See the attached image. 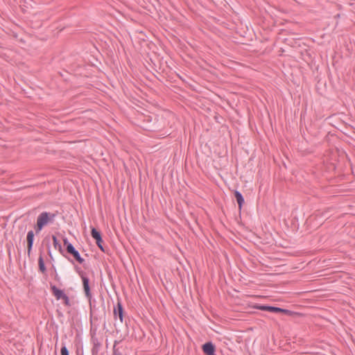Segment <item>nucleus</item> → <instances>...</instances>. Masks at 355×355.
<instances>
[{
  "label": "nucleus",
  "instance_id": "obj_1",
  "mask_svg": "<svg viewBox=\"0 0 355 355\" xmlns=\"http://www.w3.org/2000/svg\"><path fill=\"white\" fill-rule=\"evenodd\" d=\"M81 279L83 282V290L85 295V297L89 300V304L90 308V313L91 315H92L96 309L95 302L96 300L92 299V295L90 291V286H89V278L85 276L84 274H82Z\"/></svg>",
  "mask_w": 355,
  "mask_h": 355
},
{
  "label": "nucleus",
  "instance_id": "obj_2",
  "mask_svg": "<svg viewBox=\"0 0 355 355\" xmlns=\"http://www.w3.org/2000/svg\"><path fill=\"white\" fill-rule=\"evenodd\" d=\"M55 216L56 214L54 213L47 211L42 212L37 218V225L35 227L36 234L39 233L49 223H53Z\"/></svg>",
  "mask_w": 355,
  "mask_h": 355
},
{
  "label": "nucleus",
  "instance_id": "obj_3",
  "mask_svg": "<svg viewBox=\"0 0 355 355\" xmlns=\"http://www.w3.org/2000/svg\"><path fill=\"white\" fill-rule=\"evenodd\" d=\"M64 245L67 248V252L71 254L73 258L79 263H83L84 262V259L80 256L79 252L74 248V246L69 242L67 238L63 239Z\"/></svg>",
  "mask_w": 355,
  "mask_h": 355
},
{
  "label": "nucleus",
  "instance_id": "obj_4",
  "mask_svg": "<svg viewBox=\"0 0 355 355\" xmlns=\"http://www.w3.org/2000/svg\"><path fill=\"white\" fill-rule=\"evenodd\" d=\"M51 290L57 300H62L66 306H71L69 297L62 290L59 289L55 285L53 284H51Z\"/></svg>",
  "mask_w": 355,
  "mask_h": 355
},
{
  "label": "nucleus",
  "instance_id": "obj_5",
  "mask_svg": "<svg viewBox=\"0 0 355 355\" xmlns=\"http://www.w3.org/2000/svg\"><path fill=\"white\" fill-rule=\"evenodd\" d=\"M257 309L261 311H268L275 313H284L286 314H288L290 313V311L288 310L270 306H257Z\"/></svg>",
  "mask_w": 355,
  "mask_h": 355
},
{
  "label": "nucleus",
  "instance_id": "obj_6",
  "mask_svg": "<svg viewBox=\"0 0 355 355\" xmlns=\"http://www.w3.org/2000/svg\"><path fill=\"white\" fill-rule=\"evenodd\" d=\"M34 232L33 230H30L27 233L26 240H27V250H28V255L30 256L31 250L33 249V243H34Z\"/></svg>",
  "mask_w": 355,
  "mask_h": 355
},
{
  "label": "nucleus",
  "instance_id": "obj_7",
  "mask_svg": "<svg viewBox=\"0 0 355 355\" xmlns=\"http://www.w3.org/2000/svg\"><path fill=\"white\" fill-rule=\"evenodd\" d=\"M114 315L115 318H119L121 322H123V309L121 303H118L114 309Z\"/></svg>",
  "mask_w": 355,
  "mask_h": 355
},
{
  "label": "nucleus",
  "instance_id": "obj_8",
  "mask_svg": "<svg viewBox=\"0 0 355 355\" xmlns=\"http://www.w3.org/2000/svg\"><path fill=\"white\" fill-rule=\"evenodd\" d=\"M92 343L93 345L92 354V355H98L100 347L101 346V343L96 337H92Z\"/></svg>",
  "mask_w": 355,
  "mask_h": 355
},
{
  "label": "nucleus",
  "instance_id": "obj_9",
  "mask_svg": "<svg viewBox=\"0 0 355 355\" xmlns=\"http://www.w3.org/2000/svg\"><path fill=\"white\" fill-rule=\"evenodd\" d=\"M202 350L207 355H214L215 347L211 343H207L203 345Z\"/></svg>",
  "mask_w": 355,
  "mask_h": 355
},
{
  "label": "nucleus",
  "instance_id": "obj_10",
  "mask_svg": "<svg viewBox=\"0 0 355 355\" xmlns=\"http://www.w3.org/2000/svg\"><path fill=\"white\" fill-rule=\"evenodd\" d=\"M234 195H235V198L236 199V201L238 202L239 207L241 209V207H242V205H243V204L244 202V199H243L241 193L240 192L237 191H235Z\"/></svg>",
  "mask_w": 355,
  "mask_h": 355
},
{
  "label": "nucleus",
  "instance_id": "obj_11",
  "mask_svg": "<svg viewBox=\"0 0 355 355\" xmlns=\"http://www.w3.org/2000/svg\"><path fill=\"white\" fill-rule=\"evenodd\" d=\"M38 264H39V268H40V270L42 272V273H44L46 272V266L44 265V259L42 257V255H40L39 257V259H38Z\"/></svg>",
  "mask_w": 355,
  "mask_h": 355
},
{
  "label": "nucleus",
  "instance_id": "obj_12",
  "mask_svg": "<svg viewBox=\"0 0 355 355\" xmlns=\"http://www.w3.org/2000/svg\"><path fill=\"white\" fill-rule=\"evenodd\" d=\"M92 236L96 240L98 241L102 238L101 234L99 231H98L96 228L93 227L91 231Z\"/></svg>",
  "mask_w": 355,
  "mask_h": 355
},
{
  "label": "nucleus",
  "instance_id": "obj_13",
  "mask_svg": "<svg viewBox=\"0 0 355 355\" xmlns=\"http://www.w3.org/2000/svg\"><path fill=\"white\" fill-rule=\"evenodd\" d=\"M52 239H53V246L55 249H58L59 250V251L60 252H62V245L61 244L59 243L57 237L55 236V235H53L52 236Z\"/></svg>",
  "mask_w": 355,
  "mask_h": 355
},
{
  "label": "nucleus",
  "instance_id": "obj_14",
  "mask_svg": "<svg viewBox=\"0 0 355 355\" xmlns=\"http://www.w3.org/2000/svg\"><path fill=\"white\" fill-rule=\"evenodd\" d=\"M61 355H69L68 349L65 345H63L60 350Z\"/></svg>",
  "mask_w": 355,
  "mask_h": 355
},
{
  "label": "nucleus",
  "instance_id": "obj_15",
  "mask_svg": "<svg viewBox=\"0 0 355 355\" xmlns=\"http://www.w3.org/2000/svg\"><path fill=\"white\" fill-rule=\"evenodd\" d=\"M103 242V241L102 238L99 240V241H96V244H97L98 247V248H100L103 252H105V249H104V248H103V245H102Z\"/></svg>",
  "mask_w": 355,
  "mask_h": 355
},
{
  "label": "nucleus",
  "instance_id": "obj_16",
  "mask_svg": "<svg viewBox=\"0 0 355 355\" xmlns=\"http://www.w3.org/2000/svg\"><path fill=\"white\" fill-rule=\"evenodd\" d=\"M54 279L57 282H60V277L58 275V274L57 272V270H56V269L55 268H54Z\"/></svg>",
  "mask_w": 355,
  "mask_h": 355
},
{
  "label": "nucleus",
  "instance_id": "obj_17",
  "mask_svg": "<svg viewBox=\"0 0 355 355\" xmlns=\"http://www.w3.org/2000/svg\"><path fill=\"white\" fill-rule=\"evenodd\" d=\"M112 355H121V354L116 349H114Z\"/></svg>",
  "mask_w": 355,
  "mask_h": 355
},
{
  "label": "nucleus",
  "instance_id": "obj_18",
  "mask_svg": "<svg viewBox=\"0 0 355 355\" xmlns=\"http://www.w3.org/2000/svg\"><path fill=\"white\" fill-rule=\"evenodd\" d=\"M48 253H49V256L51 257V249H50V246L49 245L48 246Z\"/></svg>",
  "mask_w": 355,
  "mask_h": 355
}]
</instances>
